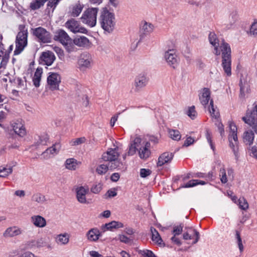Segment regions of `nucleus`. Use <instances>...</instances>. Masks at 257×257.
Masks as SVG:
<instances>
[{
  "label": "nucleus",
  "instance_id": "nucleus-29",
  "mask_svg": "<svg viewBox=\"0 0 257 257\" xmlns=\"http://www.w3.org/2000/svg\"><path fill=\"white\" fill-rule=\"evenodd\" d=\"M70 236L67 233H60L55 237L56 243L61 245H65L69 242Z\"/></svg>",
  "mask_w": 257,
  "mask_h": 257
},
{
  "label": "nucleus",
  "instance_id": "nucleus-64",
  "mask_svg": "<svg viewBox=\"0 0 257 257\" xmlns=\"http://www.w3.org/2000/svg\"><path fill=\"white\" fill-rule=\"evenodd\" d=\"M120 178V175L118 173H113L110 179L113 182H117Z\"/></svg>",
  "mask_w": 257,
  "mask_h": 257
},
{
  "label": "nucleus",
  "instance_id": "nucleus-21",
  "mask_svg": "<svg viewBox=\"0 0 257 257\" xmlns=\"http://www.w3.org/2000/svg\"><path fill=\"white\" fill-rule=\"evenodd\" d=\"M47 0H33L30 4V7L32 10H35L39 9L44 5ZM59 0H49L48 4L49 7H55Z\"/></svg>",
  "mask_w": 257,
  "mask_h": 257
},
{
  "label": "nucleus",
  "instance_id": "nucleus-46",
  "mask_svg": "<svg viewBox=\"0 0 257 257\" xmlns=\"http://www.w3.org/2000/svg\"><path fill=\"white\" fill-rule=\"evenodd\" d=\"M32 201L39 204H42L46 201L45 196L40 193H36L33 195Z\"/></svg>",
  "mask_w": 257,
  "mask_h": 257
},
{
  "label": "nucleus",
  "instance_id": "nucleus-13",
  "mask_svg": "<svg viewBox=\"0 0 257 257\" xmlns=\"http://www.w3.org/2000/svg\"><path fill=\"white\" fill-rule=\"evenodd\" d=\"M237 127L233 122H229V141L230 146L234 149L238 145V139L237 136Z\"/></svg>",
  "mask_w": 257,
  "mask_h": 257
},
{
  "label": "nucleus",
  "instance_id": "nucleus-48",
  "mask_svg": "<svg viewBox=\"0 0 257 257\" xmlns=\"http://www.w3.org/2000/svg\"><path fill=\"white\" fill-rule=\"evenodd\" d=\"M198 184L204 185V184H205V182L204 181H200L197 180H192L189 181L188 182H187L184 185L182 186V187H183V188L192 187H194Z\"/></svg>",
  "mask_w": 257,
  "mask_h": 257
},
{
  "label": "nucleus",
  "instance_id": "nucleus-41",
  "mask_svg": "<svg viewBox=\"0 0 257 257\" xmlns=\"http://www.w3.org/2000/svg\"><path fill=\"white\" fill-rule=\"evenodd\" d=\"M108 170V166L104 164L98 165L95 169L96 172L99 175L105 174Z\"/></svg>",
  "mask_w": 257,
  "mask_h": 257
},
{
  "label": "nucleus",
  "instance_id": "nucleus-1",
  "mask_svg": "<svg viewBox=\"0 0 257 257\" xmlns=\"http://www.w3.org/2000/svg\"><path fill=\"white\" fill-rule=\"evenodd\" d=\"M100 23L101 28L105 31H112L115 26V17L113 13L109 12L106 8H103L101 12Z\"/></svg>",
  "mask_w": 257,
  "mask_h": 257
},
{
  "label": "nucleus",
  "instance_id": "nucleus-20",
  "mask_svg": "<svg viewBox=\"0 0 257 257\" xmlns=\"http://www.w3.org/2000/svg\"><path fill=\"white\" fill-rule=\"evenodd\" d=\"M61 148V145L60 143H56L52 147L48 148L44 152L42 155L44 159H48L51 156L57 154Z\"/></svg>",
  "mask_w": 257,
  "mask_h": 257
},
{
  "label": "nucleus",
  "instance_id": "nucleus-17",
  "mask_svg": "<svg viewBox=\"0 0 257 257\" xmlns=\"http://www.w3.org/2000/svg\"><path fill=\"white\" fill-rule=\"evenodd\" d=\"M89 192L88 186H78L76 188V197L77 200L81 203L87 204L88 203L86 198V195Z\"/></svg>",
  "mask_w": 257,
  "mask_h": 257
},
{
  "label": "nucleus",
  "instance_id": "nucleus-31",
  "mask_svg": "<svg viewBox=\"0 0 257 257\" xmlns=\"http://www.w3.org/2000/svg\"><path fill=\"white\" fill-rule=\"evenodd\" d=\"M173 155L172 153L165 152L162 154L158 159V165L161 166L165 164L170 162L173 159Z\"/></svg>",
  "mask_w": 257,
  "mask_h": 257
},
{
  "label": "nucleus",
  "instance_id": "nucleus-9",
  "mask_svg": "<svg viewBox=\"0 0 257 257\" xmlns=\"http://www.w3.org/2000/svg\"><path fill=\"white\" fill-rule=\"evenodd\" d=\"M164 58L168 64L173 68H177L179 66V60L175 50L172 49L166 51L164 54Z\"/></svg>",
  "mask_w": 257,
  "mask_h": 257
},
{
  "label": "nucleus",
  "instance_id": "nucleus-47",
  "mask_svg": "<svg viewBox=\"0 0 257 257\" xmlns=\"http://www.w3.org/2000/svg\"><path fill=\"white\" fill-rule=\"evenodd\" d=\"M169 137L172 140L179 141L181 139V136L180 132L177 130H170L169 131Z\"/></svg>",
  "mask_w": 257,
  "mask_h": 257
},
{
  "label": "nucleus",
  "instance_id": "nucleus-42",
  "mask_svg": "<svg viewBox=\"0 0 257 257\" xmlns=\"http://www.w3.org/2000/svg\"><path fill=\"white\" fill-rule=\"evenodd\" d=\"M13 172L12 167L11 166L0 167V177H6Z\"/></svg>",
  "mask_w": 257,
  "mask_h": 257
},
{
  "label": "nucleus",
  "instance_id": "nucleus-63",
  "mask_svg": "<svg viewBox=\"0 0 257 257\" xmlns=\"http://www.w3.org/2000/svg\"><path fill=\"white\" fill-rule=\"evenodd\" d=\"M111 215V212L109 210H105L99 214L100 217L108 218Z\"/></svg>",
  "mask_w": 257,
  "mask_h": 257
},
{
  "label": "nucleus",
  "instance_id": "nucleus-5",
  "mask_svg": "<svg viewBox=\"0 0 257 257\" xmlns=\"http://www.w3.org/2000/svg\"><path fill=\"white\" fill-rule=\"evenodd\" d=\"M98 11V9L96 8H91L86 9L81 17L82 22L91 27L95 26L96 24Z\"/></svg>",
  "mask_w": 257,
  "mask_h": 257
},
{
  "label": "nucleus",
  "instance_id": "nucleus-18",
  "mask_svg": "<svg viewBox=\"0 0 257 257\" xmlns=\"http://www.w3.org/2000/svg\"><path fill=\"white\" fill-rule=\"evenodd\" d=\"M209 41L210 43L214 47L213 53L217 56L220 55L221 52V48L220 46L223 44H226L225 43H222L221 44L219 43V40L217 37V36L214 33H210L209 35Z\"/></svg>",
  "mask_w": 257,
  "mask_h": 257
},
{
  "label": "nucleus",
  "instance_id": "nucleus-27",
  "mask_svg": "<svg viewBox=\"0 0 257 257\" xmlns=\"http://www.w3.org/2000/svg\"><path fill=\"white\" fill-rule=\"evenodd\" d=\"M199 100L201 103L206 106L210 102V91L207 88H204L201 90L199 95Z\"/></svg>",
  "mask_w": 257,
  "mask_h": 257
},
{
  "label": "nucleus",
  "instance_id": "nucleus-16",
  "mask_svg": "<svg viewBox=\"0 0 257 257\" xmlns=\"http://www.w3.org/2000/svg\"><path fill=\"white\" fill-rule=\"evenodd\" d=\"M66 27L74 33H85L86 30L80 26L79 23L74 19H71L68 21L66 24Z\"/></svg>",
  "mask_w": 257,
  "mask_h": 257
},
{
  "label": "nucleus",
  "instance_id": "nucleus-2",
  "mask_svg": "<svg viewBox=\"0 0 257 257\" xmlns=\"http://www.w3.org/2000/svg\"><path fill=\"white\" fill-rule=\"evenodd\" d=\"M20 32L18 33L16 41V49L15 55L21 53L27 45L28 31L24 25L19 27Z\"/></svg>",
  "mask_w": 257,
  "mask_h": 257
},
{
  "label": "nucleus",
  "instance_id": "nucleus-40",
  "mask_svg": "<svg viewBox=\"0 0 257 257\" xmlns=\"http://www.w3.org/2000/svg\"><path fill=\"white\" fill-rule=\"evenodd\" d=\"M107 165L108 166V169L111 170L115 169H120L123 166L122 162L117 159L115 161H109Z\"/></svg>",
  "mask_w": 257,
  "mask_h": 257
},
{
  "label": "nucleus",
  "instance_id": "nucleus-14",
  "mask_svg": "<svg viewBox=\"0 0 257 257\" xmlns=\"http://www.w3.org/2000/svg\"><path fill=\"white\" fill-rule=\"evenodd\" d=\"M148 82L146 75L140 73L137 75L134 79V89L135 92H140L146 86Z\"/></svg>",
  "mask_w": 257,
  "mask_h": 257
},
{
  "label": "nucleus",
  "instance_id": "nucleus-45",
  "mask_svg": "<svg viewBox=\"0 0 257 257\" xmlns=\"http://www.w3.org/2000/svg\"><path fill=\"white\" fill-rule=\"evenodd\" d=\"M49 139L47 134H43L38 136L36 139V143L38 145H46Z\"/></svg>",
  "mask_w": 257,
  "mask_h": 257
},
{
  "label": "nucleus",
  "instance_id": "nucleus-7",
  "mask_svg": "<svg viewBox=\"0 0 257 257\" xmlns=\"http://www.w3.org/2000/svg\"><path fill=\"white\" fill-rule=\"evenodd\" d=\"M148 144L149 143L143 138L139 137H136L130 146L128 156L134 155L136 153V151H138L142 149L144 147L148 145Z\"/></svg>",
  "mask_w": 257,
  "mask_h": 257
},
{
  "label": "nucleus",
  "instance_id": "nucleus-39",
  "mask_svg": "<svg viewBox=\"0 0 257 257\" xmlns=\"http://www.w3.org/2000/svg\"><path fill=\"white\" fill-rule=\"evenodd\" d=\"M243 139L244 143L250 145L254 140V134L252 131H246L243 134Z\"/></svg>",
  "mask_w": 257,
  "mask_h": 257
},
{
  "label": "nucleus",
  "instance_id": "nucleus-11",
  "mask_svg": "<svg viewBox=\"0 0 257 257\" xmlns=\"http://www.w3.org/2000/svg\"><path fill=\"white\" fill-rule=\"evenodd\" d=\"M92 62V57L89 53H82L78 59V68L80 70L84 71L91 67Z\"/></svg>",
  "mask_w": 257,
  "mask_h": 257
},
{
  "label": "nucleus",
  "instance_id": "nucleus-59",
  "mask_svg": "<svg viewBox=\"0 0 257 257\" xmlns=\"http://www.w3.org/2000/svg\"><path fill=\"white\" fill-rule=\"evenodd\" d=\"M151 174V171L149 169H142L140 170V176L142 178H145L149 176Z\"/></svg>",
  "mask_w": 257,
  "mask_h": 257
},
{
  "label": "nucleus",
  "instance_id": "nucleus-37",
  "mask_svg": "<svg viewBox=\"0 0 257 257\" xmlns=\"http://www.w3.org/2000/svg\"><path fill=\"white\" fill-rule=\"evenodd\" d=\"M150 147V144H148V145L145 146L142 149L138 151L139 156L141 159H146L148 158L151 154L149 148Z\"/></svg>",
  "mask_w": 257,
  "mask_h": 257
},
{
  "label": "nucleus",
  "instance_id": "nucleus-43",
  "mask_svg": "<svg viewBox=\"0 0 257 257\" xmlns=\"http://www.w3.org/2000/svg\"><path fill=\"white\" fill-rule=\"evenodd\" d=\"M9 60V56L6 52H4L2 50L0 51V71L3 68V66H6Z\"/></svg>",
  "mask_w": 257,
  "mask_h": 257
},
{
  "label": "nucleus",
  "instance_id": "nucleus-53",
  "mask_svg": "<svg viewBox=\"0 0 257 257\" xmlns=\"http://www.w3.org/2000/svg\"><path fill=\"white\" fill-rule=\"evenodd\" d=\"M1 71H0V74L2 75V76H4V77L2 78V79L3 81L6 82L8 80L7 77H9L8 75L9 74V73L6 68V65L3 66V68L1 69Z\"/></svg>",
  "mask_w": 257,
  "mask_h": 257
},
{
  "label": "nucleus",
  "instance_id": "nucleus-35",
  "mask_svg": "<svg viewBox=\"0 0 257 257\" xmlns=\"http://www.w3.org/2000/svg\"><path fill=\"white\" fill-rule=\"evenodd\" d=\"M15 83L17 85V92H22L26 89V81L25 78H17L15 80Z\"/></svg>",
  "mask_w": 257,
  "mask_h": 257
},
{
  "label": "nucleus",
  "instance_id": "nucleus-19",
  "mask_svg": "<svg viewBox=\"0 0 257 257\" xmlns=\"http://www.w3.org/2000/svg\"><path fill=\"white\" fill-rule=\"evenodd\" d=\"M23 230L20 227L13 226L7 228L3 233V236L5 238L13 237L22 234Z\"/></svg>",
  "mask_w": 257,
  "mask_h": 257
},
{
  "label": "nucleus",
  "instance_id": "nucleus-33",
  "mask_svg": "<svg viewBox=\"0 0 257 257\" xmlns=\"http://www.w3.org/2000/svg\"><path fill=\"white\" fill-rule=\"evenodd\" d=\"M43 74V69L41 68H38L33 77V82L34 85L38 87L40 86V81L41 80L42 75Z\"/></svg>",
  "mask_w": 257,
  "mask_h": 257
},
{
  "label": "nucleus",
  "instance_id": "nucleus-51",
  "mask_svg": "<svg viewBox=\"0 0 257 257\" xmlns=\"http://www.w3.org/2000/svg\"><path fill=\"white\" fill-rule=\"evenodd\" d=\"M187 114L192 119H194L196 117L197 112L195 111V107L194 106L189 107Z\"/></svg>",
  "mask_w": 257,
  "mask_h": 257
},
{
  "label": "nucleus",
  "instance_id": "nucleus-6",
  "mask_svg": "<svg viewBox=\"0 0 257 257\" xmlns=\"http://www.w3.org/2000/svg\"><path fill=\"white\" fill-rule=\"evenodd\" d=\"M250 77L248 73L243 71L241 73L239 86H240V96L241 97H244L248 93H249L250 89Z\"/></svg>",
  "mask_w": 257,
  "mask_h": 257
},
{
  "label": "nucleus",
  "instance_id": "nucleus-49",
  "mask_svg": "<svg viewBox=\"0 0 257 257\" xmlns=\"http://www.w3.org/2000/svg\"><path fill=\"white\" fill-rule=\"evenodd\" d=\"M209 110L212 117L217 118L219 116V112L217 110H215L213 106V102L212 100H210L209 105Z\"/></svg>",
  "mask_w": 257,
  "mask_h": 257
},
{
  "label": "nucleus",
  "instance_id": "nucleus-54",
  "mask_svg": "<svg viewBox=\"0 0 257 257\" xmlns=\"http://www.w3.org/2000/svg\"><path fill=\"white\" fill-rule=\"evenodd\" d=\"M117 193L115 189H111L107 191L105 194V198L106 199L114 197L116 195Z\"/></svg>",
  "mask_w": 257,
  "mask_h": 257
},
{
  "label": "nucleus",
  "instance_id": "nucleus-32",
  "mask_svg": "<svg viewBox=\"0 0 257 257\" xmlns=\"http://www.w3.org/2000/svg\"><path fill=\"white\" fill-rule=\"evenodd\" d=\"M79 163L74 158L67 159L64 163L65 167L69 170L74 171L78 168Z\"/></svg>",
  "mask_w": 257,
  "mask_h": 257
},
{
  "label": "nucleus",
  "instance_id": "nucleus-50",
  "mask_svg": "<svg viewBox=\"0 0 257 257\" xmlns=\"http://www.w3.org/2000/svg\"><path fill=\"white\" fill-rule=\"evenodd\" d=\"M238 205L239 207L243 210H245L248 207V205L247 201L243 198L239 199Z\"/></svg>",
  "mask_w": 257,
  "mask_h": 257
},
{
  "label": "nucleus",
  "instance_id": "nucleus-8",
  "mask_svg": "<svg viewBox=\"0 0 257 257\" xmlns=\"http://www.w3.org/2000/svg\"><path fill=\"white\" fill-rule=\"evenodd\" d=\"M61 80V76L58 73L49 72L47 77L48 87L52 90H58Z\"/></svg>",
  "mask_w": 257,
  "mask_h": 257
},
{
  "label": "nucleus",
  "instance_id": "nucleus-15",
  "mask_svg": "<svg viewBox=\"0 0 257 257\" xmlns=\"http://www.w3.org/2000/svg\"><path fill=\"white\" fill-rule=\"evenodd\" d=\"M242 120L254 130H257V105L249 114L242 117Z\"/></svg>",
  "mask_w": 257,
  "mask_h": 257
},
{
  "label": "nucleus",
  "instance_id": "nucleus-52",
  "mask_svg": "<svg viewBox=\"0 0 257 257\" xmlns=\"http://www.w3.org/2000/svg\"><path fill=\"white\" fill-rule=\"evenodd\" d=\"M140 253L144 257H157L151 250L148 249L141 250Z\"/></svg>",
  "mask_w": 257,
  "mask_h": 257
},
{
  "label": "nucleus",
  "instance_id": "nucleus-56",
  "mask_svg": "<svg viewBox=\"0 0 257 257\" xmlns=\"http://www.w3.org/2000/svg\"><path fill=\"white\" fill-rule=\"evenodd\" d=\"M183 230V226L181 225L174 227L173 233L174 236L181 234Z\"/></svg>",
  "mask_w": 257,
  "mask_h": 257
},
{
  "label": "nucleus",
  "instance_id": "nucleus-55",
  "mask_svg": "<svg viewBox=\"0 0 257 257\" xmlns=\"http://www.w3.org/2000/svg\"><path fill=\"white\" fill-rule=\"evenodd\" d=\"M236 237L237 238V243H238V247L239 248V250L242 251V250H243V244L242 243V241H241V238L240 237V234H239V233L238 231H236Z\"/></svg>",
  "mask_w": 257,
  "mask_h": 257
},
{
  "label": "nucleus",
  "instance_id": "nucleus-60",
  "mask_svg": "<svg viewBox=\"0 0 257 257\" xmlns=\"http://www.w3.org/2000/svg\"><path fill=\"white\" fill-rule=\"evenodd\" d=\"M220 180L222 183H225L227 182L226 174L224 169L220 170Z\"/></svg>",
  "mask_w": 257,
  "mask_h": 257
},
{
  "label": "nucleus",
  "instance_id": "nucleus-28",
  "mask_svg": "<svg viewBox=\"0 0 257 257\" xmlns=\"http://www.w3.org/2000/svg\"><path fill=\"white\" fill-rule=\"evenodd\" d=\"M13 131L16 134L21 137H24L26 134V131L23 124L19 121H17L12 124Z\"/></svg>",
  "mask_w": 257,
  "mask_h": 257
},
{
  "label": "nucleus",
  "instance_id": "nucleus-24",
  "mask_svg": "<svg viewBox=\"0 0 257 257\" xmlns=\"http://www.w3.org/2000/svg\"><path fill=\"white\" fill-rule=\"evenodd\" d=\"M73 45L80 47L87 48L91 46V42L87 38L83 36H77L72 40Z\"/></svg>",
  "mask_w": 257,
  "mask_h": 257
},
{
  "label": "nucleus",
  "instance_id": "nucleus-57",
  "mask_svg": "<svg viewBox=\"0 0 257 257\" xmlns=\"http://www.w3.org/2000/svg\"><path fill=\"white\" fill-rule=\"evenodd\" d=\"M84 141V138H77L72 140L70 142L72 146H78L82 144Z\"/></svg>",
  "mask_w": 257,
  "mask_h": 257
},
{
  "label": "nucleus",
  "instance_id": "nucleus-26",
  "mask_svg": "<svg viewBox=\"0 0 257 257\" xmlns=\"http://www.w3.org/2000/svg\"><path fill=\"white\" fill-rule=\"evenodd\" d=\"M100 236V232L97 228H91L86 233L87 239L90 242H96Z\"/></svg>",
  "mask_w": 257,
  "mask_h": 257
},
{
  "label": "nucleus",
  "instance_id": "nucleus-3",
  "mask_svg": "<svg viewBox=\"0 0 257 257\" xmlns=\"http://www.w3.org/2000/svg\"><path fill=\"white\" fill-rule=\"evenodd\" d=\"M222 52V66L227 76L231 74V49L228 44H223L220 46Z\"/></svg>",
  "mask_w": 257,
  "mask_h": 257
},
{
  "label": "nucleus",
  "instance_id": "nucleus-10",
  "mask_svg": "<svg viewBox=\"0 0 257 257\" xmlns=\"http://www.w3.org/2000/svg\"><path fill=\"white\" fill-rule=\"evenodd\" d=\"M33 34L43 43H49L51 41L50 33L42 27L32 29Z\"/></svg>",
  "mask_w": 257,
  "mask_h": 257
},
{
  "label": "nucleus",
  "instance_id": "nucleus-62",
  "mask_svg": "<svg viewBox=\"0 0 257 257\" xmlns=\"http://www.w3.org/2000/svg\"><path fill=\"white\" fill-rule=\"evenodd\" d=\"M194 142V139L191 137H187L186 140L185 141L184 143L183 144L184 147H188L192 144H193Z\"/></svg>",
  "mask_w": 257,
  "mask_h": 257
},
{
  "label": "nucleus",
  "instance_id": "nucleus-44",
  "mask_svg": "<svg viewBox=\"0 0 257 257\" xmlns=\"http://www.w3.org/2000/svg\"><path fill=\"white\" fill-rule=\"evenodd\" d=\"M248 34L250 36L257 37V19L253 20L250 26Z\"/></svg>",
  "mask_w": 257,
  "mask_h": 257
},
{
  "label": "nucleus",
  "instance_id": "nucleus-12",
  "mask_svg": "<svg viewBox=\"0 0 257 257\" xmlns=\"http://www.w3.org/2000/svg\"><path fill=\"white\" fill-rule=\"evenodd\" d=\"M119 149L118 146H115L113 149H109L102 154L101 159L105 162L115 161L120 156Z\"/></svg>",
  "mask_w": 257,
  "mask_h": 257
},
{
  "label": "nucleus",
  "instance_id": "nucleus-30",
  "mask_svg": "<svg viewBox=\"0 0 257 257\" xmlns=\"http://www.w3.org/2000/svg\"><path fill=\"white\" fill-rule=\"evenodd\" d=\"M151 232L152 234V240L154 243L160 246H164L165 243L157 230L155 228L152 227L151 228Z\"/></svg>",
  "mask_w": 257,
  "mask_h": 257
},
{
  "label": "nucleus",
  "instance_id": "nucleus-22",
  "mask_svg": "<svg viewBox=\"0 0 257 257\" xmlns=\"http://www.w3.org/2000/svg\"><path fill=\"white\" fill-rule=\"evenodd\" d=\"M123 227V224L121 222L112 221L108 223L102 225L101 227L102 231L105 232L107 231H113Z\"/></svg>",
  "mask_w": 257,
  "mask_h": 257
},
{
  "label": "nucleus",
  "instance_id": "nucleus-38",
  "mask_svg": "<svg viewBox=\"0 0 257 257\" xmlns=\"http://www.w3.org/2000/svg\"><path fill=\"white\" fill-rule=\"evenodd\" d=\"M83 8V5L79 3L76 4L72 8L71 15L72 17H77L82 12Z\"/></svg>",
  "mask_w": 257,
  "mask_h": 257
},
{
  "label": "nucleus",
  "instance_id": "nucleus-61",
  "mask_svg": "<svg viewBox=\"0 0 257 257\" xmlns=\"http://www.w3.org/2000/svg\"><path fill=\"white\" fill-rule=\"evenodd\" d=\"M102 189V186L101 184H99L96 185H94L91 188V191L92 192L97 194Z\"/></svg>",
  "mask_w": 257,
  "mask_h": 257
},
{
  "label": "nucleus",
  "instance_id": "nucleus-25",
  "mask_svg": "<svg viewBox=\"0 0 257 257\" xmlns=\"http://www.w3.org/2000/svg\"><path fill=\"white\" fill-rule=\"evenodd\" d=\"M40 59L44 64L50 66L54 62L55 57L53 52L47 51L42 53Z\"/></svg>",
  "mask_w": 257,
  "mask_h": 257
},
{
  "label": "nucleus",
  "instance_id": "nucleus-4",
  "mask_svg": "<svg viewBox=\"0 0 257 257\" xmlns=\"http://www.w3.org/2000/svg\"><path fill=\"white\" fill-rule=\"evenodd\" d=\"M54 39L59 41L65 47L68 52L70 53L75 51V47L73 45L72 40L65 31L59 30L56 32Z\"/></svg>",
  "mask_w": 257,
  "mask_h": 257
},
{
  "label": "nucleus",
  "instance_id": "nucleus-23",
  "mask_svg": "<svg viewBox=\"0 0 257 257\" xmlns=\"http://www.w3.org/2000/svg\"><path fill=\"white\" fill-rule=\"evenodd\" d=\"M32 224L38 228H44L47 225L46 219L40 215H34L30 218Z\"/></svg>",
  "mask_w": 257,
  "mask_h": 257
},
{
  "label": "nucleus",
  "instance_id": "nucleus-58",
  "mask_svg": "<svg viewBox=\"0 0 257 257\" xmlns=\"http://www.w3.org/2000/svg\"><path fill=\"white\" fill-rule=\"evenodd\" d=\"M118 239L121 242L128 243L131 241V239L127 237L126 236L123 234H119L118 235Z\"/></svg>",
  "mask_w": 257,
  "mask_h": 257
},
{
  "label": "nucleus",
  "instance_id": "nucleus-36",
  "mask_svg": "<svg viewBox=\"0 0 257 257\" xmlns=\"http://www.w3.org/2000/svg\"><path fill=\"white\" fill-rule=\"evenodd\" d=\"M154 29V25L150 23L144 21L142 23L141 30L144 34L147 35L152 33Z\"/></svg>",
  "mask_w": 257,
  "mask_h": 257
},
{
  "label": "nucleus",
  "instance_id": "nucleus-34",
  "mask_svg": "<svg viewBox=\"0 0 257 257\" xmlns=\"http://www.w3.org/2000/svg\"><path fill=\"white\" fill-rule=\"evenodd\" d=\"M32 243L31 247L36 246L38 248H40L44 246H47L48 248H51V246L50 244L47 243L46 239L43 238H40L38 240H32L31 241Z\"/></svg>",
  "mask_w": 257,
  "mask_h": 257
}]
</instances>
